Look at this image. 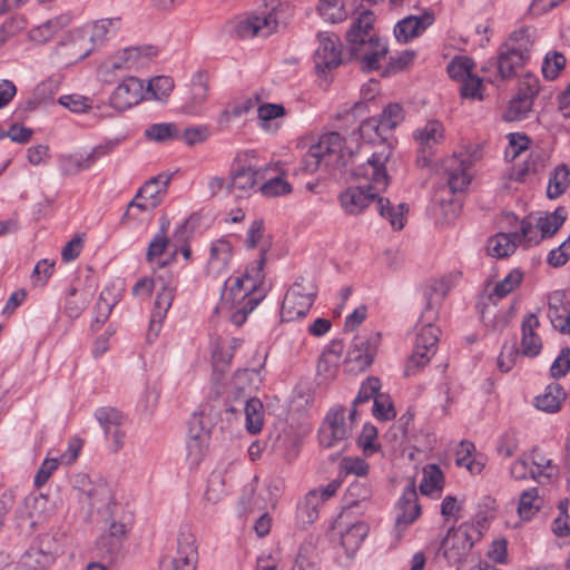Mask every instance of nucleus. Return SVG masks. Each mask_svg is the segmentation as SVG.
I'll list each match as a JSON object with an SVG mask.
<instances>
[{
  "label": "nucleus",
  "instance_id": "obj_1",
  "mask_svg": "<svg viewBox=\"0 0 570 570\" xmlns=\"http://www.w3.org/2000/svg\"><path fill=\"white\" fill-rule=\"evenodd\" d=\"M392 156L390 146H383L355 168L353 175L360 183L340 194L338 200L343 210L348 215L361 214L380 193L384 191L390 183L386 164Z\"/></svg>",
  "mask_w": 570,
  "mask_h": 570
},
{
  "label": "nucleus",
  "instance_id": "obj_2",
  "mask_svg": "<svg viewBox=\"0 0 570 570\" xmlns=\"http://www.w3.org/2000/svg\"><path fill=\"white\" fill-rule=\"evenodd\" d=\"M265 255L250 265L244 276L236 277L230 285L228 279L222 294V302L216 312L226 313L230 322L237 326L244 324L247 315L261 303L266 295L264 285Z\"/></svg>",
  "mask_w": 570,
  "mask_h": 570
},
{
  "label": "nucleus",
  "instance_id": "obj_3",
  "mask_svg": "<svg viewBox=\"0 0 570 570\" xmlns=\"http://www.w3.org/2000/svg\"><path fill=\"white\" fill-rule=\"evenodd\" d=\"M373 23V12L364 10L346 33L347 50L353 58L360 60L364 71L379 69L389 51L386 43L375 33Z\"/></svg>",
  "mask_w": 570,
  "mask_h": 570
},
{
  "label": "nucleus",
  "instance_id": "obj_4",
  "mask_svg": "<svg viewBox=\"0 0 570 570\" xmlns=\"http://www.w3.org/2000/svg\"><path fill=\"white\" fill-rule=\"evenodd\" d=\"M352 158V154L344 149V139L336 132H327L321 136L317 144L311 146L303 159V169L307 173H315L324 167L336 169L344 167Z\"/></svg>",
  "mask_w": 570,
  "mask_h": 570
},
{
  "label": "nucleus",
  "instance_id": "obj_5",
  "mask_svg": "<svg viewBox=\"0 0 570 570\" xmlns=\"http://www.w3.org/2000/svg\"><path fill=\"white\" fill-rule=\"evenodd\" d=\"M436 317V307L432 298L428 299L426 306L417 324L414 350L409 358L405 374H414L416 370L424 367L435 354L440 336V330L433 324Z\"/></svg>",
  "mask_w": 570,
  "mask_h": 570
},
{
  "label": "nucleus",
  "instance_id": "obj_6",
  "mask_svg": "<svg viewBox=\"0 0 570 570\" xmlns=\"http://www.w3.org/2000/svg\"><path fill=\"white\" fill-rule=\"evenodd\" d=\"M317 295V287L312 279L299 277L287 291L281 307L283 322H293L304 317L311 309Z\"/></svg>",
  "mask_w": 570,
  "mask_h": 570
},
{
  "label": "nucleus",
  "instance_id": "obj_7",
  "mask_svg": "<svg viewBox=\"0 0 570 570\" xmlns=\"http://www.w3.org/2000/svg\"><path fill=\"white\" fill-rule=\"evenodd\" d=\"M480 523H462L458 529H450L442 540L440 551L451 564L460 562L471 550L474 542L480 540L482 531Z\"/></svg>",
  "mask_w": 570,
  "mask_h": 570
},
{
  "label": "nucleus",
  "instance_id": "obj_8",
  "mask_svg": "<svg viewBox=\"0 0 570 570\" xmlns=\"http://www.w3.org/2000/svg\"><path fill=\"white\" fill-rule=\"evenodd\" d=\"M156 55L157 50L151 46L125 48L105 60L99 66L98 73L104 81H110L116 71L139 69Z\"/></svg>",
  "mask_w": 570,
  "mask_h": 570
},
{
  "label": "nucleus",
  "instance_id": "obj_9",
  "mask_svg": "<svg viewBox=\"0 0 570 570\" xmlns=\"http://www.w3.org/2000/svg\"><path fill=\"white\" fill-rule=\"evenodd\" d=\"M413 139L417 146V164L426 167L445 140L444 126L436 119L428 120L413 131Z\"/></svg>",
  "mask_w": 570,
  "mask_h": 570
},
{
  "label": "nucleus",
  "instance_id": "obj_10",
  "mask_svg": "<svg viewBox=\"0 0 570 570\" xmlns=\"http://www.w3.org/2000/svg\"><path fill=\"white\" fill-rule=\"evenodd\" d=\"M120 144L119 138L109 139L94 147L86 156L80 154L60 155L58 158L59 170L62 176H76L80 171L89 169L98 159L112 153Z\"/></svg>",
  "mask_w": 570,
  "mask_h": 570
},
{
  "label": "nucleus",
  "instance_id": "obj_11",
  "mask_svg": "<svg viewBox=\"0 0 570 570\" xmlns=\"http://www.w3.org/2000/svg\"><path fill=\"white\" fill-rule=\"evenodd\" d=\"M277 26L278 21L273 11L252 12L239 17L235 21L234 32L243 39L266 38L276 30Z\"/></svg>",
  "mask_w": 570,
  "mask_h": 570
},
{
  "label": "nucleus",
  "instance_id": "obj_12",
  "mask_svg": "<svg viewBox=\"0 0 570 570\" xmlns=\"http://www.w3.org/2000/svg\"><path fill=\"white\" fill-rule=\"evenodd\" d=\"M352 433V424L345 417L343 407L328 411L318 432V441L323 448H334L343 443Z\"/></svg>",
  "mask_w": 570,
  "mask_h": 570
},
{
  "label": "nucleus",
  "instance_id": "obj_13",
  "mask_svg": "<svg viewBox=\"0 0 570 570\" xmlns=\"http://www.w3.org/2000/svg\"><path fill=\"white\" fill-rule=\"evenodd\" d=\"M73 487L81 492L97 510L109 511L114 503V497L110 485L99 476L91 478L87 474L75 476Z\"/></svg>",
  "mask_w": 570,
  "mask_h": 570
},
{
  "label": "nucleus",
  "instance_id": "obj_14",
  "mask_svg": "<svg viewBox=\"0 0 570 570\" xmlns=\"http://www.w3.org/2000/svg\"><path fill=\"white\" fill-rule=\"evenodd\" d=\"M340 487L341 482L333 480L326 485L311 490L297 505V522L304 527L312 524L318 518L320 505L332 498Z\"/></svg>",
  "mask_w": 570,
  "mask_h": 570
},
{
  "label": "nucleus",
  "instance_id": "obj_15",
  "mask_svg": "<svg viewBox=\"0 0 570 570\" xmlns=\"http://www.w3.org/2000/svg\"><path fill=\"white\" fill-rule=\"evenodd\" d=\"M145 99L146 88L144 80L129 76L114 89L109 97V106L122 112L139 105Z\"/></svg>",
  "mask_w": 570,
  "mask_h": 570
},
{
  "label": "nucleus",
  "instance_id": "obj_16",
  "mask_svg": "<svg viewBox=\"0 0 570 570\" xmlns=\"http://www.w3.org/2000/svg\"><path fill=\"white\" fill-rule=\"evenodd\" d=\"M157 283H159V285L156 287L157 296L150 316L149 336L151 333L154 336H157L163 321L165 320L167 312L173 304L176 292V283L174 282L171 275L157 276Z\"/></svg>",
  "mask_w": 570,
  "mask_h": 570
},
{
  "label": "nucleus",
  "instance_id": "obj_17",
  "mask_svg": "<svg viewBox=\"0 0 570 570\" xmlns=\"http://www.w3.org/2000/svg\"><path fill=\"white\" fill-rule=\"evenodd\" d=\"M318 46L314 53V63L317 72H324L340 66L342 48L340 38L333 33L320 32Z\"/></svg>",
  "mask_w": 570,
  "mask_h": 570
},
{
  "label": "nucleus",
  "instance_id": "obj_18",
  "mask_svg": "<svg viewBox=\"0 0 570 570\" xmlns=\"http://www.w3.org/2000/svg\"><path fill=\"white\" fill-rule=\"evenodd\" d=\"M414 482L404 489L396 505L395 531L400 538L407 527L421 515V505Z\"/></svg>",
  "mask_w": 570,
  "mask_h": 570
},
{
  "label": "nucleus",
  "instance_id": "obj_19",
  "mask_svg": "<svg viewBox=\"0 0 570 570\" xmlns=\"http://www.w3.org/2000/svg\"><path fill=\"white\" fill-rule=\"evenodd\" d=\"M380 334L370 336L354 337L348 351L346 361L351 365V371H364L368 367L376 353Z\"/></svg>",
  "mask_w": 570,
  "mask_h": 570
},
{
  "label": "nucleus",
  "instance_id": "obj_20",
  "mask_svg": "<svg viewBox=\"0 0 570 570\" xmlns=\"http://www.w3.org/2000/svg\"><path fill=\"white\" fill-rule=\"evenodd\" d=\"M92 51L94 47L82 27L70 31L58 47V55L66 63H75L85 59Z\"/></svg>",
  "mask_w": 570,
  "mask_h": 570
},
{
  "label": "nucleus",
  "instance_id": "obj_21",
  "mask_svg": "<svg viewBox=\"0 0 570 570\" xmlns=\"http://www.w3.org/2000/svg\"><path fill=\"white\" fill-rule=\"evenodd\" d=\"M208 77L204 72H196L190 81L189 88L180 106L181 112L186 115H198L208 98Z\"/></svg>",
  "mask_w": 570,
  "mask_h": 570
},
{
  "label": "nucleus",
  "instance_id": "obj_22",
  "mask_svg": "<svg viewBox=\"0 0 570 570\" xmlns=\"http://www.w3.org/2000/svg\"><path fill=\"white\" fill-rule=\"evenodd\" d=\"M230 195L235 198H247L256 190L261 179L264 178L262 169L254 167H239L230 171Z\"/></svg>",
  "mask_w": 570,
  "mask_h": 570
},
{
  "label": "nucleus",
  "instance_id": "obj_23",
  "mask_svg": "<svg viewBox=\"0 0 570 570\" xmlns=\"http://www.w3.org/2000/svg\"><path fill=\"white\" fill-rule=\"evenodd\" d=\"M527 59L522 58V55L514 53L511 50L507 52V47L502 45L498 57L489 60L487 65H484L483 71L495 69V76L501 80H507L515 77Z\"/></svg>",
  "mask_w": 570,
  "mask_h": 570
},
{
  "label": "nucleus",
  "instance_id": "obj_24",
  "mask_svg": "<svg viewBox=\"0 0 570 570\" xmlns=\"http://www.w3.org/2000/svg\"><path fill=\"white\" fill-rule=\"evenodd\" d=\"M233 259V246L226 238H219L210 244L207 262V273L213 277L225 276Z\"/></svg>",
  "mask_w": 570,
  "mask_h": 570
},
{
  "label": "nucleus",
  "instance_id": "obj_25",
  "mask_svg": "<svg viewBox=\"0 0 570 570\" xmlns=\"http://www.w3.org/2000/svg\"><path fill=\"white\" fill-rule=\"evenodd\" d=\"M434 13L425 11L420 16H409L399 21L394 35L399 42L406 43L422 35L434 22Z\"/></svg>",
  "mask_w": 570,
  "mask_h": 570
},
{
  "label": "nucleus",
  "instance_id": "obj_26",
  "mask_svg": "<svg viewBox=\"0 0 570 570\" xmlns=\"http://www.w3.org/2000/svg\"><path fill=\"white\" fill-rule=\"evenodd\" d=\"M471 166L470 157L453 156L445 160L444 169L448 174V185L452 193L463 191L471 181L468 169Z\"/></svg>",
  "mask_w": 570,
  "mask_h": 570
},
{
  "label": "nucleus",
  "instance_id": "obj_27",
  "mask_svg": "<svg viewBox=\"0 0 570 570\" xmlns=\"http://www.w3.org/2000/svg\"><path fill=\"white\" fill-rule=\"evenodd\" d=\"M540 326L539 318L534 314H529L523 318L521 325V353L522 355L534 357L542 350V341L537 330Z\"/></svg>",
  "mask_w": 570,
  "mask_h": 570
},
{
  "label": "nucleus",
  "instance_id": "obj_28",
  "mask_svg": "<svg viewBox=\"0 0 570 570\" xmlns=\"http://www.w3.org/2000/svg\"><path fill=\"white\" fill-rule=\"evenodd\" d=\"M47 510V497L40 493H31L24 498L17 511V515L20 520L29 521L30 527H35L46 518Z\"/></svg>",
  "mask_w": 570,
  "mask_h": 570
},
{
  "label": "nucleus",
  "instance_id": "obj_29",
  "mask_svg": "<svg viewBox=\"0 0 570 570\" xmlns=\"http://www.w3.org/2000/svg\"><path fill=\"white\" fill-rule=\"evenodd\" d=\"M121 26L120 18H105L82 26L90 43L96 48L102 46Z\"/></svg>",
  "mask_w": 570,
  "mask_h": 570
},
{
  "label": "nucleus",
  "instance_id": "obj_30",
  "mask_svg": "<svg viewBox=\"0 0 570 570\" xmlns=\"http://www.w3.org/2000/svg\"><path fill=\"white\" fill-rule=\"evenodd\" d=\"M95 284H89L82 288L78 286H71V288L68 292L65 304V313L68 315V317H79L90 303L95 294Z\"/></svg>",
  "mask_w": 570,
  "mask_h": 570
},
{
  "label": "nucleus",
  "instance_id": "obj_31",
  "mask_svg": "<svg viewBox=\"0 0 570 570\" xmlns=\"http://www.w3.org/2000/svg\"><path fill=\"white\" fill-rule=\"evenodd\" d=\"M379 214L386 219L394 230H401L406 222L409 207L405 203L393 205L389 198L379 197L376 202Z\"/></svg>",
  "mask_w": 570,
  "mask_h": 570
},
{
  "label": "nucleus",
  "instance_id": "obj_32",
  "mask_svg": "<svg viewBox=\"0 0 570 570\" xmlns=\"http://www.w3.org/2000/svg\"><path fill=\"white\" fill-rule=\"evenodd\" d=\"M216 412L212 406L204 407L199 413H195L189 421L187 439L199 440L205 438L209 440L210 430L215 424Z\"/></svg>",
  "mask_w": 570,
  "mask_h": 570
},
{
  "label": "nucleus",
  "instance_id": "obj_33",
  "mask_svg": "<svg viewBox=\"0 0 570 570\" xmlns=\"http://www.w3.org/2000/svg\"><path fill=\"white\" fill-rule=\"evenodd\" d=\"M566 400V392L560 384L548 385L543 393L534 397V406L546 413H557L560 411L563 401Z\"/></svg>",
  "mask_w": 570,
  "mask_h": 570
},
{
  "label": "nucleus",
  "instance_id": "obj_34",
  "mask_svg": "<svg viewBox=\"0 0 570 570\" xmlns=\"http://www.w3.org/2000/svg\"><path fill=\"white\" fill-rule=\"evenodd\" d=\"M511 316V309L498 308L497 302L485 304L481 311L484 326L493 333L502 332L509 325Z\"/></svg>",
  "mask_w": 570,
  "mask_h": 570
},
{
  "label": "nucleus",
  "instance_id": "obj_35",
  "mask_svg": "<svg viewBox=\"0 0 570 570\" xmlns=\"http://www.w3.org/2000/svg\"><path fill=\"white\" fill-rule=\"evenodd\" d=\"M548 316L556 330L562 334L570 335V314L568 311V304L562 302V297L558 293L549 298Z\"/></svg>",
  "mask_w": 570,
  "mask_h": 570
},
{
  "label": "nucleus",
  "instance_id": "obj_36",
  "mask_svg": "<svg viewBox=\"0 0 570 570\" xmlns=\"http://www.w3.org/2000/svg\"><path fill=\"white\" fill-rule=\"evenodd\" d=\"M282 492L281 481H271L259 489L248 503L252 511H262L267 508H275L278 497Z\"/></svg>",
  "mask_w": 570,
  "mask_h": 570
},
{
  "label": "nucleus",
  "instance_id": "obj_37",
  "mask_svg": "<svg viewBox=\"0 0 570 570\" xmlns=\"http://www.w3.org/2000/svg\"><path fill=\"white\" fill-rule=\"evenodd\" d=\"M531 462L530 478L539 483L549 482L559 474L558 465L538 451L532 453Z\"/></svg>",
  "mask_w": 570,
  "mask_h": 570
},
{
  "label": "nucleus",
  "instance_id": "obj_38",
  "mask_svg": "<svg viewBox=\"0 0 570 570\" xmlns=\"http://www.w3.org/2000/svg\"><path fill=\"white\" fill-rule=\"evenodd\" d=\"M517 240H520L518 233H499L488 240L487 250L492 257L503 258L515 250Z\"/></svg>",
  "mask_w": 570,
  "mask_h": 570
},
{
  "label": "nucleus",
  "instance_id": "obj_39",
  "mask_svg": "<svg viewBox=\"0 0 570 570\" xmlns=\"http://www.w3.org/2000/svg\"><path fill=\"white\" fill-rule=\"evenodd\" d=\"M567 218V210L564 207H558L552 213H544L537 217V228L540 230L541 238L551 237L563 225Z\"/></svg>",
  "mask_w": 570,
  "mask_h": 570
},
{
  "label": "nucleus",
  "instance_id": "obj_40",
  "mask_svg": "<svg viewBox=\"0 0 570 570\" xmlns=\"http://www.w3.org/2000/svg\"><path fill=\"white\" fill-rule=\"evenodd\" d=\"M169 180L170 176L160 174L145 183L137 194L139 197H142V199L151 203L155 202V205L158 206L161 202V195L167 189Z\"/></svg>",
  "mask_w": 570,
  "mask_h": 570
},
{
  "label": "nucleus",
  "instance_id": "obj_41",
  "mask_svg": "<svg viewBox=\"0 0 570 570\" xmlns=\"http://www.w3.org/2000/svg\"><path fill=\"white\" fill-rule=\"evenodd\" d=\"M532 33L529 28H521L512 32L503 43L508 51L522 55V58L529 59V52L532 48Z\"/></svg>",
  "mask_w": 570,
  "mask_h": 570
},
{
  "label": "nucleus",
  "instance_id": "obj_42",
  "mask_svg": "<svg viewBox=\"0 0 570 570\" xmlns=\"http://www.w3.org/2000/svg\"><path fill=\"white\" fill-rule=\"evenodd\" d=\"M127 534V525L122 522L112 521L108 532L100 538L99 546L108 553L114 554L121 548Z\"/></svg>",
  "mask_w": 570,
  "mask_h": 570
},
{
  "label": "nucleus",
  "instance_id": "obj_43",
  "mask_svg": "<svg viewBox=\"0 0 570 570\" xmlns=\"http://www.w3.org/2000/svg\"><path fill=\"white\" fill-rule=\"evenodd\" d=\"M367 528L363 522H356L341 534V543L347 556H353L366 537Z\"/></svg>",
  "mask_w": 570,
  "mask_h": 570
},
{
  "label": "nucleus",
  "instance_id": "obj_44",
  "mask_svg": "<svg viewBox=\"0 0 570 570\" xmlns=\"http://www.w3.org/2000/svg\"><path fill=\"white\" fill-rule=\"evenodd\" d=\"M52 561V554L30 549L21 557L18 570H46Z\"/></svg>",
  "mask_w": 570,
  "mask_h": 570
},
{
  "label": "nucleus",
  "instance_id": "obj_45",
  "mask_svg": "<svg viewBox=\"0 0 570 570\" xmlns=\"http://www.w3.org/2000/svg\"><path fill=\"white\" fill-rule=\"evenodd\" d=\"M175 87L174 80L167 76H157L153 78L146 88V99H155L158 101H166Z\"/></svg>",
  "mask_w": 570,
  "mask_h": 570
},
{
  "label": "nucleus",
  "instance_id": "obj_46",
  "mask_svg": "<svg viewBox=\"0 0 570 570\" xmlns=\"http://www.w3.org/2000/svg\"><path fill=\"white\" fill-rule=\"evenodd\" d=\"M423 476L420 482V491L424 495H430L443 488V473L435 464H428L423 468Z\"/></svg>",
  "mask_w": 570,
  "mask_h": 570
},
{
  "label": "nucleus",
  "instance_id": "obj_47",
  "mask_svg": "<svg viewBox=\"0 0 570 570\" xmlns=\"http://www.w3.org/2000/svg\"><path fill=\"white\" fill-rule=\"evenodd\" d=\"M570 185V169L564 166H558L549 179L547 195L554 199L562 195Z\"/></svg>",
  "mask_w": 570,
  "mask_h": 570
},
{
  "label": "nucleus",
  "instance_id": "obj_48",
  "mask_svg": "<svg viewBox=\"0 0 570 570\" xmlns=\"http://www.w3.org/2000/svg\"><path fill=\"white\" fill-rule=\"evenodd\" d=\"M245 424L248 432L255 434L263 426V404L258 399H249L245 403Z\"/></svg>",
  "mask_w": 570,
  "mask_h": 570
},
{
  "label": "nucleus",
  "instance_id": "obj_49",
  "mask_svg": "<svg viewBox=\"0 0 570 570\" xmlns=\"http://www.w3.org/2000/svg\"><path fill=\"white\" fill-rule=\"evenodd\" d=\"M253 107V102L249 99L237 101L226 107L218 116L217 124L220 130L229 128L233 120L247 114Z\"/></svg>",
  "mask_w": 570,
  "mask_h": 570
},
{
  "label": "nucleus",
  "instance_id": "obj_50",
  "mask_svg": "<svg viewBox=\"0 0 570 570\" xmlns=\"http://www.w3.org/2000/svg\"><path fill=\"white\" fill-rule=\"evenodd\" d=\"M390 130H386L379 118H368L360 126L361 138L368 144H376L384 141Z\"/></svg>",
  "mask_w": 570,
  "mask_h": 570
},
{
  "label": "nucleus",
  "instance_id": "obj_51",
  "mask_svg": "<svg viewBox=\"0 0 570 570\" xmlns=\"http://www.w3.org/2000/svg\"><path fill=\"white\" fill-rule=\"evenodd\" d=\"M66 24V19L63 18H53L50 19L42 24L33 28L29 32V38L33 42L43 43L50 40L63 26Z\"/></svg>",
  "mask_w": 570,
  "mask_h": 570
},
{
  "label": "nucleus",
  "instance_id": "obj_52",
  "mask_svg": "<svg viewBox=\"0 0 570 570\" xmlns=\"http://www.w3.org/2000/svg\"><path fill=\"white\" fill-rule=\"evenodd\" d=\"M523 274L519 269L511 271L502 281L495 284L492 293L489 295L490 302L494 298L501 299L512 293L522 282Z\"/></svg>",
  "mask_w": 570,
  "mask_h": 570
},
{
  "label": "nucleus",
  "instance_id": "obj_53",
  "mask_svg": "<svg viewBox=\"0 0 570 570\" xmlns=\"http://www.w3.org/2000/svg\"><path fill=\"white\" fill-rule=\"evenodd\" d=\"M117 302L118 294H114L110 287H105L95 305V323H104L109 317Z\"/></svg>",
  "mask_w": 570,
  "mask_h": 570
},
{
  "label": "nucleus",
  "instance_id": "obj_54",
  "mask_svg": "<svg viewBox=\"0 0 570 570\" xmlns=\"http://www.w3.org/2000/svg\"><path fill=\"white\" fill-rule=\"evenodd\" d=\"M179 130L174 122H159L149 126L145 131V137L157 142H166L177 138Z\"/></svg>",
  "mask_w": 570,
  "mask_h": 570
},
{
  "label": "nucleus",
  "instance_id": "obj_55",
  "mask_svg": "<svg viewBox=\"0 0 570 570\" xmlns=\"http://www.w3.org/2000/svg\"><path fill=\"white\" fill-rule=\"evenodd\" d=\"M540 509L538 489L532 488L523 491L520 495L518 512L522 519H531Z\"/></svg>",
  "mask_w": 570,
  "mask_h": 570
},
{
  "label": "nucleus",
  "instance_id": "obj_56",
  "mask_svg": "<svg viewBox=\"0 0 570 570\" xmlns=\"http://www.w3.org/2000/svg\"><path fill=\"white\" fill-rule=\"evenodd\" d=\"M226 494L225 478L223 471H213L208 479L205 499L209 503L219 502Z\"/></svg>",
  "mask_w": 570,
  "mask_h": 570
},
{
  "label": "nucleus",
  "instance_id": "obj_57",
  "mask_svg": "<svg viewBox=\"0 0 570 570\" xmlns=\"http://www.w3.org/2000/svg\"><path fill=\"white\" fill-rule=\"evenodd\" d=\"M531 106L532 100L530 96L525 94L518 95L517 98L510 101V105L507 111L504 112V119L508 121L521 120L530 111Z\"/></svg>",
  "mask_w": 570,
  "mask_h": 570
},
{
  "label": "nucleus",
  "instance_id": "obj_58",
  "mask_svg": "<svg viewBox=\"0 0 570 570\" xmlns=\"http://www.w3.org/2000/svg\"><path fill=\"white\" fill-rule=\"evenodd\" d=\"M248 248L259 247L261 254L265 255L268 248V240L265 238V228L262 219H255L249 226L246 235Z\"/></svg>",
  "mask_w": 570,
  "mask_h": 570
},
{
  "label": "nucleus",
  "instance_id": "obj_59",
  "mask_svg": "<svg viewBox=\"0 0 570 570\" xmlns=\"http://www.w3.org/2000/svg\"><path fill=\"white\" fill-rule=\"evenodd\" d=\"M58 102L75 114H85L92 109V99L79 94L61 96Z\"/></svg>",
  "mask_w": 570,
  "mask_h": 570
},
{
  "label": "nucleus",
  "instance_id": "obj_60",
  "mask_svg": "<svg viewBox=\"0 0 570 570\" xmlns=\"http://www.w3.org/2000/svg\"><path fill=\"white\" fill-rule=\"evenodd\" d=\"M197 551L194 534L188 529L180 530L177 538V557L196 561Z\"/></svg>",
  "mask_w": 570,
  "mask_h": 570
},
{
  "label": "nucleus",
  "instance_id": "obj_61",
  "mask_svg": "<svg viewBox=\"0 0 570 570\" xmlns=\"http://www.w3.org/2000/svg\"><path fill=\"white\" fill-rule=\"evenodd\" d=\"M566 66V57L558 51H550L546 55L542 63V73L546 79H556Z\"/></svg>",
  "mask_w": 570,
  "mask_h": 570
},
{
  "label": "nucleus",
  "instance_id": "obj_62",
  "mask_svg": "<svg viewBox=\"0 0 570 570\" xmlns=\"http://www.w3.org/2000/svg\"><path fill=\"white\" fill-rule=\"evenodd\" d=\"M95 416L104 431H111L116 426H121L124 415L114 407H100L95 412Z\"/></svg>",
  "mask_w": 570,
  "mask_h": 570
},
{
  "label": "nucleus",
  "instance_id": "obj_63",
  "mask_svg": "<svg viewBox=\"0 0 570 570\" xmlns=\"http://www.w3.org/2000/svg\"><path fill=\"white\" fill-rule=\"evenodd\" d=\"M60 81L57 78H48L40 82L33 90L32 104L39 105L52 98L59 89Z\"/></svg>",
  "mask_w": 570,
  "mask_h": 570
},
{
  "label": "nucleus",
  "instance_id": "obj_64",
  "mask_svg": "<svg viewBox=\"0 0 570 570\" xmlns=\"http://www.w3.org/2000/svg\"><path fill=\"white\" fill-rule=\"evenodd\" d=\"M379 120L386 130L391 131L404 120L403 108L399 104H390L384 108Z\"/></svg>",
  "mask_w": 570,
  "mask_h": 570
}]
</instances>
